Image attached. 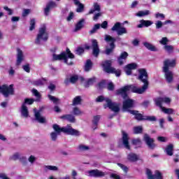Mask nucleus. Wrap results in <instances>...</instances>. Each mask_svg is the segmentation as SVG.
I'll list each match as a JSON object with an SVG mask.
<instances>
[{"label":"nucleus","mask_w":179,"mask_h":179,"mask_svg":"<svg viewBox=\"0 0 179 179\" xmlns=\"http://www.w3.org/2000/svg\"><path fill=\"white\" fill-rule=\"evenodd\" d=\"M138 79L142 81L144 85L141 88L135 85H126L116 91L117 94H120L123 99H128V92L137 93V94H142L148 90L149 86V81H148V72L145 69H141L138 70Z\"/></svg>","instance_id":"1"},{"label":"nucleus","mask_w":179,"mask_h":179,"mask_svg":"<svg viewBox=\"0 0 179 179\" xmlns=\"http://www.w3.org/2000/svg\"><path fill=\"white\" fill-rule=\"evenodd\" d=\"M174 66H176V60L166 59L164 61L162 69L163 72L165 73V78L168 83H171L174 78V73L169 69H170V68H174Z\"/></svg>","instance_id":"2"},{"label":"nucleus","mask_w":179,"mask_h":179,"mask_svg":"<svg viewBox=\"0 0 179 179\" xmlns=\"http://www.w3.org/2000/svg\"><path fill=\"white\" fill-rule=\"evenodd\" d=\"M52 128L55 132L59 135L61 132H64V134H66L67 135H71L72 136H80V131L72 128V126L69 124L66 127H61L59 125L55 124L52 125Z\"/></svg>","instance_id":"3"},{"label":"nucleus","mask_w":179,"mask_h":179,"mask_svg":"<svg viewBox=\"0 0 179 179\" xmlns=\"http://www.w3.org/2000/svg\"><path fill=\"white\" fill-rule=\"evenodd\" d=\"M73 59L75 55L71 52L69 48H67L65 52H62L60 55L53 54L52 55V61H61L64 59V63L67 65H73L72 61H69L68 59Z\"/></svg>","instance_id":"4"},{"label":"nucleus","mask_w":179,"mask_h":179,"mask_svg":"<svg viewBox=\"0 0 179 179\" xmlns=\"http://www.w3.org/2000/svg\"><path fill=\"white\" fill-rule=\"evenodd\" d=\"M106 101V105H104V108H110L111 111H113V113H119L120 112V104L111 101V99L108 98H104L103 96H99L96 99V103H101V101Z\"/></svg>","instance_id":"5"},{"label":"nucleus","mask_w":179,"mask_h":179,"mask_svg":"<svg viewBox=\"0 0 179 179\" xmlns=\"http://www.w3.org/2000/svg\"><path fill=\"white\" fill-rule=\"evenodd\" d=\"M113 62L111 60H105L101 62V65L106 73H115L116 76H121V71L115 69V68L111 66Z\"/></svg>","instance_id":"6"},{"label":"nucleus","mask_w":179,"mask_h":179,"mask_svg":"<svg viewBox=\"0 0 179 179\" xmlns=\"http://www.w3.org/2000/svg\"><path fill=\"white\" fill-rule=\"evenodd\" d=\"M48 40V32L47 31V27L45 25H43L39 28L38 34H37L35 40V44L40 45L42 41H47Z\"/></svg>","instance_id":"7"},{"label":"nucleus","mask_w":179,"mask_h":179,"mask_svg":"<svg viewBox=\"0 0 179 179\" xmlns=\"http://www.w3.org/2000/svg\"><path fill=\"white\" fill-rule=\"evenodd\" d=\"M105 41H106V43H110V48H106L105 50V54L106 55H110V54H112V52L114 51V48H115V44H114V43L116 41V39L110 35L106 34Z\"/></svg>","instance_id":"8"},{"label":"nucleus","mask_w":179,"mask_h":179,"mask_svg":"<svg viewBox=\"0 0 179 179\" xmlns=\"http://www.w3.org/2000/svg\"><path fill=\"white\" fill-rule=\"evenodd\" d=\"M13 85L9 86L6 85H0V93H2L4 97H9L14 94Z\"/></svg>","instance_id":"9"},{"label":"nucleus","mask_w":179,"mask_h":179,"mask_svg":"<svg viewBox=\"0 0 179 179\" xmlns=\"http://www.w3.org/2000/svg\"><path fill=\"white\" fill-rule=\"evenodd\" d=\"M86 174L88 177H94V178H101L103 177H106L107 173L106 172H103V171H100L99 169H92L87 171Z\"/></svg>","instance_id":"10"},{"label":"nucleus","mask_w":179,"mask_h":179,"mask_svg":"<svg viewBox=\"0 0 179 179\" xmlns=\"http://www.w3.org/2000/svg\"><path fill=\"white\" fill-rule=\"evenodd\" d=\"M112 31H117V36H122V34H127L128 31L127 28L121 26V22H116L111 28Z\"/></svg>","instance_id":"11"},{"label":"nucleus","mask_w":179,"mask_h":179,"mask_svg":"<svg viewBox=\"0 0 179 179\" xmlns=\"http://www.w3.org/2000/svg\"><path fill=\"white\" fill-rule=\"evenodd\" d=\"M155 106L159 107L160 108H164L163 104H170L171 103V99L169 97H159L154 99Z\"/></svg>","instance_id":"12"},{"label":"nucleus","mask_w":179,"mask_h":179,"mask_svg":"<svg viewBox=\"0 0 179 179\" xmlns=\"http://www.w3.org/2000/svg\"><path fill=\"white\" fill-rule=\"evenodd\" d=\"M143 141L145 142L148 148L153 150L156 148V144L155 143V139L150 138L148 134H144Z\"/></svg>","instance_id":"13"},{"label":"nucleus","mask_w":179,"mask_h":179,"mask_svg":"<svg viewBox=\"0 0 179 179\" xmlns=\"http://www.w3.org/2000/svg\"><path fill=\"white\" fill-rule=\"evenodd\" d=\"M35 120L39 122V124L47 123V119L45 117L41 115V111L37 110L36 108L34 109Z\"/></svg>","instance_id":"14"},{"label":"nucleus","mask_w":179,"mask_h":179,"mask_svg":"<svg viewBox=\"0 0 179 179\" xmlns=\"http://www.w3.org/2000/svg\"><path fill=\"white\" fill-rule=\"evenodd\" d=\"M134 104H135V101L131 99H127L123 101V111H132L129 108H134Z\"/></svg>","instance_id":"15"},{"label":"nucleus","mask_w":179,"mask_h":179,"mask_svg":"<svg viewBox=\"0 0 179 179\" xmlns=\"http://www.w3.org/2000/svg\"><path fill=\"white\" fill-rule=\"evenodd\" d=\"M92 54L96 57H99V54H100V48H99V43H97V40L93 39L92 41Z\"/></svg>","instance_id":"16"},{"label":"nucleus","mask_w":179,"mask_h":179,"mask_svg":"<svg viewBox=\"0 0 179 179\" xmlns=\"http://www.w3.org/2000/svg\"><path fill=\"white\" fill-rule=\"evenodd\" d=\"M122 143L126 149H131L129 146V137H128V134L125 131H122Z\"/></svg>","instance_id":"17"},{"label":"nucleus","mask_w":179,"mask_h":179,"mask_svg":"<svg viewBox=\"0 0 179 179\" xmlns=\"http://www.w3.org/2000/svg\"><path fill=\"white\" fill-rule=\"evenodd\" d=\"M57 3H55V1H49L44 9L45 15L46 16H48V14L50 13V10H51L52 8H57Z\"/></svg>","instance_id":"18"},{"label":"nucleus","mask_w":179,"mask_h":179,"mask_svg":"<svg viewBox=\"0 0 179 179\" xmlns=\"http://www.w3.org/2000/svg\"><path fill=\"white\" fill-rule=\"evenodd\" d=\"M136 68H138V65L136 63H131L125 66L124 71L127 75L129 76L132 73V69H136Z\"/></svg>","instance_id":"19"},{"label":"nucleus","mask_w":179,"mask_h":179,"mask_svg":"<svg viewBox=\"0 0 179 179\" xmlns=\"http://www.w3.org/2000/svg\"><path fill=\"white\" fill-rule=\"evenodd\" d=\"M23 59H24V56L23 55V51L20 48L17 49V65L19 66L22 64Z\"/></svg>","instance_id":"20"},{"label":"nucleus","mask_w":179,"mask_h":179,"mask_svg":"<svg viewBox=\"0 0 179 179\" xmlns=\"http://www.w3.org/2000/svg\"><path fill=\"white\" fill-rule=\"evenodd\" d=\"M129 113L132 114V115H134L135 119L137 120V121H145V116H143L142 114L139 113V111L129 110Z\"/></svg>","instance_id":"21"},{"label":"nucleus","mask_w":179,"mask_h":179,"mask_svg":"<svg viewBox=\"0 0 179 179\" xmlns=\"http://www.w3.org/2000/svg\"><path fill=\"white\" fill-rule=\"evenodd\" d=\"M128 52H123L120 54V57L117 59L118 64L120 65H123L124 62L127 61V59L128 58Z\"/></svg>","instance_id":"22"},{"label":"nucleus","mask_w":179,"mask_h":179,"mask_svg":"<svg viewBox=\"0 0 179 179\" xmlns=\"http://www.w3.org/2000/svg\"><path fill=\"white\" fill-rule=\"evenodd\" d=\"M152 24H153V22H152L150 20H140V24L138 25H137V27L138 29H142V27H143V26L145 27H149V26H152Z\"/></svg>","instance_id":"23"},{"label":"nucleus","mask_w":179,"mask_h":179,"mask_svg":"<svg viewBox=\"0 0 179 179\" xmlns=\"http://www.w3.org/2000/svg\"><path fill=\"white\" fill-rule=\"evenodd\" d=\"M127 160H129V162H131L132 163H135V162H138V160H139V155L134 152H130L127 155Z\"/></svg>","instance_id":"24"},{"label":"nucleus","mask_w":179,"mask_h":179,"mask_svg":"<svg viewBox=\"0 0 179 179\" xmlns=\"http://www.w3.org/2000/svg\"><path fill=\"white\" fill-rule=\"evenodd\" d=\"M20 113H21L22 117H23L24 118H28L29 109L27 108V106H24V103L22 104Z\"/></svg>","instance_id":"25"},{"label":"nucleus","mask_w":179,"mask_h":179,"mask_svg":"<svg viewBox=\"0 0 179 179\" xmlns=\"http://www.w3.org/2000/svg\"><path fill=\"white\" fill-rule=\"evenodd\" d=\"M43 171L48 173V171H58V167L52 165H45L43 166Z\"/></svg>","instance_id":"26"},{"label":"nucleus","mask_w":179,"mask_h":179,"mask_svg":"<svg viewBox=\"0 0 179 179\" xmlns=\"http://www.w3.org/2000/svg\"><path fill=\"white\" fill-rule=\"evenodd\" d=\"M83 23H85V20L82 19L76 24L75 29H73L74 33L83 29Z\"/></svg>","instance_id":"27"},{"label":"nucleus","mask_w":179,"mask_h":179,"mask_svg":"<svg viewBox=\"0 0 179 179\" xmlns=\"http://www.w3.org/2000/svg\"><path fill=\"white\" fill-rule=\"evenodd\" d=\"M143 45L147 48V50H149L150 51H157V48L156 46L153 45L152 43L149 42H144L143 43Z\"/></svg>","instance_id":"28"},{"label":"nucleus","mask_w":179,"mask_h":179,"mask_svg":"<svg viewBox=\"0 0 179 179\" xmlns=\"http://www.w3.org/2000/svg\"><path fill=\"white\" fill-rule=\"evenodd\" d=\"M93 8V9H91L89 11V15H92L94 13V12H100V10H101V7H100V5L98 3H94Z\"/></svg>","instance_id":"29"},{"label":"nucleus","mask_w":179,"mask_h":179,"mask_svg":"<svg viewBox=\"0 0 179 179\" xmlns=\"http://www.w3.org/2000/svg\"><path fill=\"white\" fill-rule=\"evenodd\" d=\"M173 150H174L173 144H169L165 149V152L168 156H173Z\"/></svg>","instance_id":"30"},{"label":"nucleus","mask_w":179,"mask_h":179,"mask_svg":"<svg viewBox=\"0 0 179 179\" xmlns=\"http://www.w3.org/2000/svg\"><path fill=\"white\" fill-rule=\"evenodd\" d=\"M62 118H63L64 120H66L67 121H69V122H76V120L75 119V116L72 115H65L62 116Z\"/></svg>","instance_id":"31"},{"label":"nucleus","mask_w":179,"mask_h":179,"mask_svg":"<svg viewBox=\"0 0 179 179\" xmlns=\"http://www.w3.org/2000/svg\"><path fill=\"white\" fill-rule=\"evenodd\" d=\"M82 104V96H77L73 99L72 106H79Z\"/></svg>","instance_id":"32"},{"label":"nucleus","mask_w":179,"mask_h":179,"mask_svg":"<svg viewBox=\"0 0 179 179\" xmlns=\"http://www.w3.org/2000/svg\"><path fill=\"white\" fill-rule=\"evenodd\" d=\"M149 15H150V10H140L136 14V15H137L138 17H142L143 16H148Z\"/></svg>","instance_id":"33"},{"label":"nucleus","mask_w":179,"mask_h":179,"mask_svg":"<svg viewBox=\"0 0 179 179\" xmlns=\"http://www.w3.org/2000/svg\"><path fill=\"white\" fill-rule=\"evenodd\" d=\"M92 66H93V63L92 62V60L87 59L85 65V72H89V71L92 69Z\"/></svg>","instance_id":"34"},{"label":"nucleus","mask_w":179,"mask_h":179,"mask_svg":"<svg viewBox=\"0 0 179 179\" xmlns=\"http://www.w3.org/2000/svg\"><path fill=\"white\" fill-rule=\"evenodd\" d=\"M45 83V78H41L33 82V85H34V86H43V85H44Z\"/></svg>","instance_id":"35"},{"label":"nucleus","mask_w":179,"mask_h":179,"mask_svg":"<svg viewBox=\"0 0 179 179\" xmlns=\"http://www.w3.org/2000/svg\"><path fill=\"white\" fill-rule=\"evenodd\" d=\"M161 110L163 113H164V114H169V115H171V114H174V109L173 108H161Z\"/></svg>","instance_id":"36"},{"label":"nucleus","mask_w":179,"mask_h":179,"mask_svg":"<svg viewBox=\"0 0 179 179\" xmlns=\"http://www.w3.org/2000/svg\"><path fill=\"white\" fill-rule=\"evenodd\" d=\"M94 82H96V78H90L85 83L84 86L85 87H89V86H92Z\"/></svg>","instance_id":"37"},{"label":"nucleus","mask_w":179,"mask_h":179,"mask_svg":"<svg viewBox=\"0 0 179 179\" xmlns=\"http://www.w3.org/2000/svg\"><path fill=\"white\" fill-rule=\"evenodd\" d=\"M143 131V128L142 127V126L134 127L133 129V132L135 134H142Z\"/></svg>","instance_id":"38"},{"label":"nucleus","mask_w":179,"mask_h":179,"mask_svg":"<svg viewBox=\"0 0 179 179\" xmlns=\"http://www.w3.org/2000/svg\"><path fill=\"white\" fill-rule=\"evenodd\" d=\"M73 114L74 115H83V111L80 110L78 107H74L73 108Z\"/></svg>","instance_id":"39"},{"label":"nucleus","mask_w":179,"mask_h":179,"mask_svg":"<svg viewBox=\"0 0 179 179\" xmlns=\"http://www.w3.org/2000/svg\"><path fill=\"white\" fill-rule=\"evenodd\" d=\"M100 29V24H96L90 31V34H94Z\"/></svg>","instance_id":"40"},{"label":"nucleus","mask_w":179,"mask_h":179,"mask_svg":"<svg viewBox=\"0 0 179 179\" xmlns=\"http://www.w3.org/2000/svg\"><path fill=\"white\" fill-rule=\"evenodd\" d=\"M100 118H101V116L100 115L94 116V119L92 120L94 127H97V125H99V121H100Z\"/></svg>","instance_id":"41"},{"label":"nucleus","mask_w":179,"mask_h":179,"mask_svg":"<svg viewBox=\"0 0 179 179\" xmlns=\"http://www.w3.org/2000/svg\"><path fill=\"white\" fill-rule=\"evenodd\" d=\"M36 29V20L31 19L29 22V30L30 31H33Z\"/></svg>","instance_id":"42"},{"label":"nucleus","mask_w":179,"mask_h":179,"mask_svg":"<svg viewBox=\"0 0 179 179\" xmlns=\"http://www.w3.org/2000/svg\"><path fill=\"white\" fill-rule=\"evenodd\" d=\"M144 121L153 122L157 121V118H156V116H144Z\"/></svg>","instance_id":"43"},{"label":"nucleus","mask_w":179,"mask_h":179,"mask_svg":"<svg viewBox=\"0 0 179 179\" xmlns=\"http://www.w3.org/2000/svg\"><path fill=\"white\" fill-rule=\"evenodd\" d=\"M48 97L50 101H52L55 104H58V101H59V99L52 96V95H48Z\"/></svg>","instance_id":"44"},{"label":"nucleus","mask_w":179,"mask_h":179,"mask_svg":"<svg viewBox=\"0 0 179 179\" xmlns=\"http://www.w3.org/2000/svg\"><path fill=\"white\" fill-rule=\"evenodd\" d=\"M132 143L133 145H136V146L141 148V145H142V141H141V138H136L132 141Z\"/></svg>","instance_id":"45"},{"label":"nucleus","mask_w":179,"mask_h":179,"mask_svg":"<svg viewBox=\"0 0 179 179\" xmlns=\"http://www.w3.org/2000/svg\"><path fill=\"white\" fill-rule=\"evenodd\" d=\"M146 176L148 179H155V175H153L150 169H146Z\"/></svg>","instance_id":"46"},{"label":"nucleus","mask_w":179,"mask_h":179,"mask_svg":"<svg viewBox=\"0 0 179 179\" xmlns=\"http://www.w3.org/2000/svg\"><path fill=\"white\" fill-rule=\"evenodd\" d=\"M20 157V154H19V152H16L10 157V160L16 161V160H18Z\"/></svg>","instance_id":"47"},{"label":"nucleus","mask_w":179,"mask_h":179,"mask_svg":"<svg viewBox=\"0 0 179 179\" xmlns=\"http://www.w3.org/2000/svg\"><path fill=\"white\" fill-rule=\"evenodd\" d=\"M76 6H78V8H76V12H78V13L83 12L85 6H83V3H80L79 4L76 5Z\"/></svg>","instance_id":"48"},{"label":"nucleus","mask_w":179,"mask_h":179,"mask_svg":"<svg viewBox=\"0 0 179 179\" xmlns=\"http://www.w3.org/2000/svg\"><path fill=\"white\" fill-rule=\"evenodd\" d=\"M163 179V176L162 175V173L159 171H155V173L154 174V179Z\"/></svg>","instance_id":"49"},{"label":"nucleus","mask_w":179,"mask_h":179,"mask_svg":"<svg viewBox=\"0 0 179 179\" xmlns=\"http://www.w3.org/2000/svg\"><path fill=\"white\" fill-rule=\"evenodd\" d=\"M33 103H34V99L26 98L22 104H24V106H26V104H29V106H31V104H33Z\"/></svg>","instance_id":"50"},{"label":"nucleus","mask_w":179,"mask_h":179,"mask_svg":"<svg viewBox=\"0 0 179 179\" xmlns=\"http://www.w3.org/2000/svg\"><path fill=\"white\" fill-rule=\"evenodd\" d=\"M164 48L165 50L167 51V52H172L173 50H174V47H173V45H165L164 46Z\"/></svg>","instance_id":"51"},{"label":"nucleus","mask_w":179,"mask_h":179,"mask_svg":"<svg viewBox=\"0 0 179 179\" xmlns=\"http://www.w3.org/2000/svg\"><path fill=\"white\" fill-rule=\"evenodd\" d=\"M117 166L123 170L124 173L127 174L128 173V167L122 164L117 163Z\"/></svg>","instance_id":"52"},{"label":"nucleus","mask_w":179,"mask_h":179,"mask_svg":"<svg viewBox=\"0 0 179 179\" xmlns=\"http://www.w3.org/2000/svg\"><path fill=\"white\" fill-rule=\"evenodd\" d=\"M58 135H59V134H58L55 131H52V133H50L51 140L53 141L54 142H55V141H57V138Z\"/></svg>","instance_id":"53"},{"label":"nucleus","mask_w":179,"mask_h":179,"mask_svg":"<svg viewBox=\"0 0 179 179\" xmlns=\"http://www.w3.org/2000/svg\"><path fill=\"white\" fill-rule=\"evenodd\" d=\"M110 178L111 179H121V176L117 173H110Z\"/></svg>","instance_id":"54"},{"label":"nucleus","mask_w":179,"mask_h":179,"mask_svg":"<svg viewBox=\"0 0 179 179\" xmlns=\"http://www.w3.org/2000/svg\"><path fill=\"white\" fill-rule=\"evenodd\" d=\"M79 79V77L78 76H72L70 78V83H76L78 82V80Z\"/></svg>","instance_id":"55"},{"label":"nucleus","mask_w":179,"mask_h":179,"mask_svg":"<svg viewBox=\"0 0 179 179\" xmlns=\"http://www.w3.org/2000/svg\"><path fill=\"white\" fill-rule=\"evenodd\" d=\"M163 24H164V22L157 20L155 22L156 29H162V27H163Z\"/></svg>","instance_id":"56"},{"label":"nucleus","mask_w":179,"mask_h":179,"mask_svg":"<svg viewBox=\"0 0 179 179\" xmlns=\"http://www.w3.org/2000/svg\"><path fill=\"white\" fill-rule=\"evenodd\" d=\"M85 52V49L83 48H78L76 50V54L77 55H82Z\"/></svg>","instance_id":"57"},{"label":"nucleus","mask_w":179,"mask_h":179,"mask_svg":"<svg viewBox=\"0 0 179 179\" xmlns=\"http://www.w3.org/2000/svg\"><path fill=\"white\" fill-rule=\"evenodd\" d=\"M73 17H75V14L73 13V12H70L68 17H66V21L71 22V20H72Z\"/></svg>","instance_id":"58"},{"label":"nucleus","mask_w":179,"mask_h":179,"mask_svg":"<svg viewBox=\"0 0 179 179\" xmlns=\"http://www.w3.org/2000/svg\"><path fill=\"white\" fill-rule=\"evenodd\" d=\"M36 160H37V158L36 157H34V155H31L28 158V161L29 162V163H31V164H34V162H36Z\"/></svg>","instance_id":"59"},{"label":"nucleus","mask_w":179,"mask_h":179,"mask_svg":"<svg viewBox=\"0 0 179 179\" xmlns=\"http://www.w3.org/2000/svg\"><path fill=\"white\" fill-rule=\"evenodd\" d=\"M159 43L160 44H162V45H167V43H169V39H167V37H164L162 38Z\"/></svg>","instance_id":"60"},{"label":"nucleus","mask_w":179,"mask_h":179,"mask_svg":"<svg viewBox=\"0 0 179 179\" xmlns=\"http://www.w3.org/2000/svg\"><path fill=\"white\" fill-rule=\"evenodd\" d=\"M78 149H79V150L83 151V150H89L90 148L87 145H80L78 146Z\"/></svg>","instance_id":"61"},{"label":"nucleus","mask_w":179,"mask_h":179,"mask_svg":"<svg viewBox=\"0 0 179 179\" xmlns=\"http://www.w3.org/2000/svg\"><path fill=\"white\" fill-rule=\"evenodd\" d=\"M103 15L101 12H99L98 13L94 14L93 17V20L96 21L99 20V17H101V16Z\"/></svg>","instance_id":"62"},{"label":"nucleus","mask_w":179,"mask_h":179,"mask_svg":"<svg viewBox=\"0 0 179 179\" xmlns=\"http://www.w3.org/2000/svg\"><path fill=\"white\" fill-rule=\"evenodd\" d=\"M155 17L156 19H162L163 20H164V17H166V16L163 13H158L155 14Z\"/></svg>","instance_id":"63"},{"label":"nucleus","mask_w":179,"mask_h":179,"mask_svg":"<svg viewBox=\"0 0 179 179\" xmlns=\"http://www.w3.org/2000/svg\"><path fill=\"white\" fill-rule=\"evenodd\" d=\"M22 69L25 72H27V73H30V66L29 64L22 66Z\"/></svg>","instance_id":"64"}]
</instances>
